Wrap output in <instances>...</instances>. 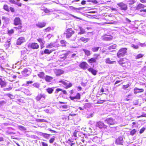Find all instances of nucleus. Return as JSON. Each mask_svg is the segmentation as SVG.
Instances as JSON below:
<instances>
[{
	"label": "nucleus",
	"mask_w": 146,
	"mask_h": 146,
	"mask_svg": "<svg viewBox=\"0 0 146 146\" xmlns=\"http://www.w3.org/2000/svg\"><path fill=\"white\" fill-rule=\"evenodd\" d=\"M70 98L72 100H73L74 99L79 100L80 98V95L78 93H76V95L75 94V92H74L73 90H70Z\"/></svg>",
	"instance_id": "nucleus-1"
},
{
	"label": "nucleus",
	"mask_w": 146,
	"mask_h": 146,
	"mask_svg": "<svg viewBox=\"0 0 146 146\" xmlns=\"http://www.w3.org/2000/svg\"><path fill=\"white\" fill-rule=\"evenodd\" d=\"M74 33V31L71 28H70L66 30L64 34L66 36V38H70Z\"/></svg>",
	"instance_id": "nucleus-2"
},
{
	"label": "nucleus",
	"mask_w": 146,
	"mask_h": 146,
	"mask_svg": "<svg viewBox=\"0 0 146 146\" xmlns=\"http://www.w3.org/2000/svg\"><path fill=\"white\" fill-rule=\"evenodd\" d=\"M127 49L126 48H122L120 49L117 53V56L120 58L124 56L127 53Z\"/></svg>",
	"instance_id": "nucleus-3"
},
{
	"label": "nucleus",
	"mask_w": 146,
	"mask_h": 146,
	"mask_svg": "<svg viewBox=\"0 0 146 146\" xmlns=\"http://www.w3.org/2000/svg\"><path fill=\"white\" fill-rule=\"evenodd\" d=\"M105 122L107 123L109 125H114L116 123V122L115 120L112 118H107L105 120Z\"/></svg>",
	"instance_id": "nucleus-4"
},
{
	"label": "nucleus",
	"mask_w": 146,
	"mask_h": 146,
	"mask_svg": "<svg viewBox=\"0 0 146 146\" xmlns=\"http://www.w3.org/2000/svg\"><path fill=\"white\" fill-rule=\"evenodd\" d=\"M31 73V70L29 68H25L21 72L22 75L25 77L29 76Z\"/></svg>",
	"instance_id": "nucleus-5"
},
{
	"label": "nucleus",
	"mask_w": 146,
	"mask_h": 146,
	"mask_svg": "<svg viewBox=\"0 0 146 146\" xmlns=\"http://www.w3.org/2000/svg\"><path fill=\"white\" fill-rule=\"evenodd\" d=\"M59 82L63 84L66 86L65 88L66 89L68 88H70L72 86V84L71 83H68L64 80H60L59 81Z\"/></svg>",
	"instance_id": "nucleus-6"
},
{
	"label": "nucleus",
	"mask_w": 146,
	"mask_h": 146,
	"mask_svg": "<svg viewBox=\"0 0 146 146\" xmlns=\"http://www.w3.org/2000/svg\"><path fill=\"white\" fill-rule=\"evenodd\" d=\"M88 64L85 62H82L79 65V66L81 68L84 70L87 69L88 68Z\"/></svg>",
	"instance_id": "nucleus-7"
},
{
	"label": "nucleus",
	"mask_w": 146,
	"mask_h": 146,
	"mask_svg": "<svg viewBox=\"0 0 146 146\" xmlns=\"http://www.w3.org/2000/svg\"><path fill=\"white\" fill-rule=\"evenodd\" d=\"M96 126L97 127H98L100 129L102 128H104L105 129H106L107 127V125H105L104 123L101 121L97 122Z\"/></svg>",
	"instance_id": "nucleus-8"
},
{
	"label": "nucleus",
	"mask_w": 146,
	"mask_h": 146,
	"mask_svg": "<svg viewBox=\"0 0 146 146\" xmlns=\"http://www.w3.org/2000/svg\"><path fill=\"white\" fill-rule=\"evenodd\" d=\"M123 138L121 137H119L116 139L115 143L118 145L123 144Z\"/></svg>",
	"instance_id": "nucleus-9"
},
{
	"label": "nucleus",
	"mask_w": 146,
	"mask_h": 146,
	"mask_svg": "<svg viewBox=\"0 0 146 146\" xmlns=\"http://www.w3.org/2000/svg\"><path fill=\"white\" fill-rule=\"evenodd\" d=\"M117 5L120 7L121 10L125 11L127 9V5L122 2L119 3L117 4Z\"/></svg>",
	"instance_id": "nucleus-10"
},
{
	"label": "nucleus",
	"mask_w": 146,
	"mask_h": 146,
	"mask_svg": "<svg viewBox=\"0 0 146 146\" xmlns=\"http://www.w3.org/2000/svg\"><path fill=\"white\" fill-rule=\"evenodd\" d=\"M20 0H9V1L10 3L15 4L19 7H21L22 4L19 2Z\"/></svg>",
	"instance_id": "nucleus-11"
},
{
	"label": "nucleus",
	"mask_w": 146,
	"mask_h": 146,
	"mask_svg": "<svg viewBox=\"0 0 146 146\" xmlns=\"http://www.w3.org/2000/svg\"><path fill=\"white\" fill-rule=\"evenodd\" d=\"M25 41V40L24 37H20L18 39L17 42V44L18 45H20Z\"/></svg>",
	"instance_id": "nucleus-12"
},
{
	"label": "nucleus",
	"mask_w": 146,
	"mask_h": 146,
	"mask_svg": "<svg viewBox=\"0 0 146 146\" xmlns=\"http://www.w3.org/2000/svg\"><path fill=\"white\" fill-rule=\"evenodd\" d=\"M46 96L44 94H39L36 98V99L37 100H44L46 98Z\"/></svg>",
	"instance_id": "nucleus-13"
},
{
	"label": "nucleus",
	"mask_w": 146,
	"mask_h": 146,
	"mask_svg": "<svg viewBox=\"0 0 146 146\" xmlns=\"http://www.w3.org/2000/svg\"><path fill=\"white\" fill-rule=\"evenodd\" d=\"M113 37L111 35H106L103 36L102 39L105 40L110 41L112 39Z\"/></svg>",
	"instance_id": "nucleus-14"
},
{
	"label": "nucleus",
	"mask_w": 146,
	"mask_h": 146,
	"mask_svg": "<svg viewBox=\"0 0 146 146\" xmlns=\"http://www.w3.org/2000/svg\"><path fill=\"white\" fill-rule=\"evenodd\" d=\"M14 24L16 25L21 24V22L20 19L19 17H16L14 20Z\"/></svg>",
	"instance_id": "nucleus-15"
},
{
	"label": "nucleus",
	"mask_w": 146,
	"mask_h": 146,
	"mask_svg": "<svg viewBox=\"0 0 146 146\" xmlns=\"http://www.w3.org/2000/svg\"><path fill=\"white\" fill-rule=\"evenodd\" d=\"M101 140V139L98 137L97 136L94 137L92 139V141L93 142L97 143H100L101 142L100 141Z\"/></svg>",
	"instance_id": "nucleus-16"
},
{
	"label": "nucleus",
	"mask_w": 146,
	"mask_h": 146,
	"mask_svg": "<svg viewBox=\"0 0 146 146\" xmlns=\"http://www.w3.org/2000/svg\"><path fill=\"white\" fill-rule=\"evenodd\" d=\"M0 85L1 87H5L6 86V83L4 78H0Z\"/></svg>",
	"instance_id": "nucleus-17"
},
{
	"label": "nucleus",
	"mask_w": 146,
	"mask_h": 146,
	"mask_svg": "<svg viewBox=\"0 0 146 146\" xmlns=\"http://www.w3.org/2000/svg\"><path fill=\"white\" fill-rule=\"evenodd\" d=\"M134 93L136 94L138 93L142 92L144 91L143 89H139L135 87L134 89Z\"/></svg>",
	"instance_id": "nucleus-18"
},
{
	"label": "nucleus",
	"mask_w": 146,
	"mask_h": 146,
	"mask_svg": "<svg viewBox=\"0 0 146 146\" xmlns=\"http://www.w3.org/2000/svg\"><path fill=\"white\" fill-rule=\"evenodd\" d=\"M36 26L39 28H42L45 26L46 23L44 22H40L37 23Z\"/></svg>",
	"instance_id": "nucleus-19"
},
{
	"label": "nucleus",
	"mask_w": 146,
	"mask_h": 146,
	"mask_svg": "<svg viewBox=\"0 0 146 146\" xmlns=\"http://www.w3.org/2000/svg\"><path fill=\"white\" fill-rule=\"evenodd\" d=\"M88 70V71L91 72L93 75H95L96 74L97 71L94 69L92 68H89Z\"/></svg>",
	"instance_id": "nucleus-20"
},
{
	"label": "nucleus",
	"mask_w": 146,
	"mask_h": 146,
	"mask_svg": "<svg viewBox=\"0 0 146 146\" xmlns=\"http://www.w3.org/2000/svg\"><path fill=\"white\" fill-rule=\"evenodd\" d=\"M31 48L33 49H38L39 47V45L36 43H33L31 45Z\"/></svg>",
	"instance_id": "nucleus-21"
},
{
	"label": "nucleus",
	"mask_w": 146,
	"mask_h": 146,
	"mask_svg": "<svg viewBox=\"0 0 146 146\" xmlns=\"http://www.w3.org/2000/svg\"><path fill=\"white\" fill-rule=\"evenodd\" d=\"M106 62L107 64H112L115 63L116 62V61H111L109 58H108L106 59Z\"/></svg>",
	"instance_id": "nucleus-22"
},
{
	"label": "nucleus",
	"mask_w": 146,
	"mask_h": 146,
	"mask_svg": "<svg viewBox=\"0 0 146 146\" xmlns=\"http://www.w3.org/2000/svg\"><path fill=\"white\" fill-rule=\"evenodd\" d=\"M56 76H58L64 73V71L61 70H58L55 72Z\"/></svg>",
	"instance_id": "nucleus-23"
},
{
	"label": "nucleus",
	"mask_w": 146,
	"mask_h": 146,
	"mask_svg": "<svg viewBox=\"0 0 146 146\" xmlns=\"http://www.w3.org/2000/svg\"><path fill=\"white\" fill-rule=\"evenodd\" d=\"M68 55V54L67 53L64 54L63 55H61L60 56V60L61 61H63L67 57V56Z\"/></svg>",
	"instance_id": "nucleus-24"
},
{
	"label": "nucleus",
	"mask_w": 146,
	"mask_h": 146,
	"mask_svg": "<svg viewBox=\"0 0 146 146\" xmlns=\"http://www.w3.org/2000/svg\"><path fill=\"white\" fill-rule=\"evenodd\" d=\"M2 20L4 21V22L6 24L9 23L10 20V19L9 18L5 17H3L2 18Z\"/></svg>",
	"instance_id": "nucleus-25"
},
{
	"label": "nucleus",
	"mask_w": 146,
	"mask_h": 146,
	"mask_svg": "<svg viewBox=\"0 0 146 146\" xmlns=\"http://www.w3.org/2000/svg\"><path fill=\"white\" fill-rule=\"evenodd\" d=\"M60 91H62L64 94H67V92L66 90H63L60 88H57L56 89L55 93H57Z\"/></svg>",
	"instance_id": "nucleus-26"
},
{
	"label": "nucleus",
	"mask_w": 146,
	"mask_h": 146,
	"mask_svg": "<svg viewBox=\"0 0 146 146\" xmlns=\"http://www.w3.org/2000/svg\"><path fill=\"white\" fill-rule=\"evenodd\" d=\"M37 40L40 43L41 47L45 43V42L43 39L39 38Z\"/></svg>",
	"instance_id": "nucleus-27"
},
{
	"label": "nucleus",
	"mask_w": 146,
	"mask_h": 146,
	"mask_svg": "<svg viewBox=\"0 0 146 146\" xmlns=\"http://www.w3.org/2000/svg\"><path fill=\"white\" fill-rule=\"evenodd\" d=\"M79 29L80 30V32L78 33V34L80 35L84 34L85 33V31L82 28V27H79Z\"/></svg>",
	"instance_id": "nucleus-28"
},
{
	"label": "nucleus",
	"mask_w": 146,
	"mask_h": 146,
	"mask_svg": "<svg viewBox=\"0 0 146 146\" xmlns=\"http://www.w3.org/2000/svg\"><path fill=\"white\" fill-rule=\"evenodd\" d=\"M83 51L84 52L85 54L87 56H89L91 54L90 51L88 50L84 49Z\"/></svg>",
	"instance_id": "nucleus-29"
},
{
	"label": "nucleus",
	"mask_w": 146,
	"mask_h": 146,
	"mask_svg": "<svg viewBox=\"0 0 146 146\" xmlns=\"http://www.w3.org/2000/svg\"><path fill=\"white\" fill-rule=\"evenodd\" d=\"M52 50H49L47 49H45L44 51V53L42 52V54H49L50 53Z\"/></svg>",
	"instance_id": "nucleus-30"
},
{
	"label": "nucleus",
	"mask_w": 146,
	"mask_h": 146,
	"mask_svg": "<svg viewBox=\"0 0 146 146\" xmlns=\"http://www.w3.org/2000/svg\"><path fill=\"white\" fill-rule=\"evenodd\" d=\"M50 135V134L44 133H42V135L43 137L47 139H48L49 138Z\"/></svg>",
	"instance_id": "nucleus-31"
},
{
	"label": "nucleus",
	"mask_w": 146,
	"mask_h": 146,
	"mask_svg": "<svg viewBox=\"0 0 146 146\" xmlns=\"http://www.w3.org/2000/svg\"><path fill=\"white\" fill-rule=\"evenodd\" d=\"M53 90L54 89L52 88H48L46 89V92L49 94L52 93Z\"/></svg>",
	"instance_id": "nucleus-32"
},
{
	"label": "nucleus",
	"mask_w": 146,
	"mask_h": 146,
	"mask_svg": "<svg viewBox=\"0 0 146 146\" xmlns=\"http://www.w3.org/2000/svg\"><path fill=\"white\" fill-rule=\"evenodd\" d=\"M55 46V45L54 43H50L46 46L47 48H52Z\"/></svg>",
	"instance_id": "nucleus-33"
},
{
	"label": "nucleus",
	"mask_w": 146,
	"mask_h": 146,
	"mask_svg": "<svg viewBox=\"0 0 146 146\" xmlns=\"http://www.w3.org/2000/svg\"><path fill=\"white\" fill-rule=\"evenodd\" d=\"M36 121L38 122H47L48 121L44 119H37Z\"/></svg>",
	"instance_id": "nucleus-34"
},
{
	"label": "nucleus",
	"mask_w": 146,
	"mask_h": 146,
	"mask_svg": "<svg viewBox=\"0 0 146 146\" xmlns=\"http://www.w3.org/2000/svg\"><path fill=\"white\" fill-rule=\"evenodd\" d=\"M52 79V78L50 76H46L45 78V80L47 82H50Z\"/></svg>",
	"instance_id": "nucleus-35"
},
{
	"label": "nucleus",
	"mask_w": 146,
	"mask_h": 146,
	"mask_svg": "<svg viewBox=\"0 0 146 146\" xmlns=\"http://www.w3.org/2000/svg\"><path fill=\"white\" fill-rule=\"evenodd\" d=\"M88 61L90 63H95L96 62V61L93 58H91L89 59L88 60Z\"/></svg>",
	"instance_id": "nucleus-36"
},
{
	"label": "nucleus",
	"mask_w": 146,
	"mask_h": 146,
	"mask_svg": "<svg viewBox=\"0 0 146 146\" xmlns=\"http://www.w3.org/2000/svg\"><path fill=\"white\" fill-rule=\"evenodd\" d=\"M100 47H93L92 50L93 52H96L98 51Z\"/></svg>",
	"instance_id": "nucleus-37"
},
{
	"label": "nucleus",
	"mask_w": 146,
	"mask_h": 146,
	"mask_svg": "<svg viewBox=\"0 0 146 146\" xmlns=\"http://www.w3.org/2000/svg\"><path fill=\"white\" fill-rule=\"evenodd\" d=\"M60 42L61 44L62 45V46H66V43L67 42L64 40H60Z\"/></svg>",
	"instance_id": "nucleus-38"
},
{
	"label": "nucleus",
	"mask_w": 146,
	"mask_h": 146,
	"mask_svg": "<svg viewBox=\"0 0 146 146\" xmlns=\"http://www.w3.org/2000/svg\"><path fill=\"white\" fill-rule=\"evenodd\" d=\"M3 8L4 10H5L9 12V7L8 5L6 4L4 5L3 7Z\"/></svg>",
	"instance_id": "nucleus-39"
},
{
	"label": "nucleus",
	"mask_w": 146,
	"mask_h": 146,
	"mask_svg": "<svg viewBox=\"0 0 146 146\" xmlns=\"http://www.w3.org/2000/svg\"><path fill=\"white\" fill-rule=\"evenodd\" d=\"M137 132V131L135 129H134L130 131V135H133L135 134Z\"/></svg>",
	"instance_id": "nucleus-40"
},
{
	"label": "nucleus",
	"mask_w": 146,
	"mask_h": 146,
	"mask_svg": "<svg viewBox=\"0 0 146 146\" xmlns=\"http://www.w3.org/2000/svg\"><path fill=\"white\" fill-rule=\"evenodd\" d=\"M44 73L43 72H40L39 74H38V76L40 78H42L44 76Z\"/></svg>",
	"instance_id": "nucleus-41"
},
{
	"label": "nucleus",
	"mask_w": 146,
	"mask_h": 146,
	"mask_svg": "<svg viewBox=\"0 0 146 146\" xmlns=\"http://www.w3.org/2000/svg\"><path fill=\"white\" fill-rule=\"evenodd\" d=\"M99 55H100L99 54H94V57L93 58H94L95 60L96 61V60L99 59Z\"/></svg>",
	"instance_id": "nucleus-42"
},
{
	"label": "nucleus",
	"mask_w": 146,
	"mask_h": 146,
	"mask_svg": "<svg viewBox=\"0 0 146 146\" xmlns=\"http://www.w3.org/2000/svg\"><path fill=\"white\" fill-rule=\"evenodd\" d=\"M144 7V6L142 4H139L137 6V9H139L141 8H143Z\"/></svg>",
	"instance_id": "nucleus-43"
},
{
	"label": "nucleus",
	"mask_w": 146,
	"mask_h": 146,
	"mask_svg": "<svg viewBox=\"0 0 146 146\" xmlns=\"http://www.w3.org/2000/svg\"><path fill=\"white\" fill-rule=\"evenodd\" d=\"M143 55L142 54H139L136 56L135 57V58L136 59H138L141 58L142 57H143Z\"/></svg>",
	"instance_id": "nucleus-44"
},
{
	"label": "nucleus",
	"mask_w": 146,
	"mask_h": 146,
	"mask_svg": "<svg viewBox=\"0 0 146 146\" xmlns=\"http://www.w3.org/2000/svg\"><path fill=\"white\" fill-rule=\"evenodd\" d=\"M18 127L19 129L21 130L25 131L26 130V128L25 127L22 126H19Z\"/></svg>",
	"instance_id": "nucleus-45"
},
{
	"label": "nucleus",
	"mask_w": 146,
	"mask_h": 146,
	"mask_svg": "<svg viewBox=\"0 0 146 146\" xmlns=\"http://www.w3.org/2000/svg\"><path fill=\"white\" fill-rule=\"evenodd\" d=\"M129 86V85L127 84L125 85H123L122 87V88L124 90H127V89Z\"/></svg>",
	"instance_id": "nucleus-46"
},
{
	"label": "nucleus",
	"mask_w": 146,
	"mask_h": 146,
	"mask_svg": "<svg viewBox=\"0 0 146 146\" xmlns=\"http://www.w3.org/2000/svg\"><path fill=\"white\" fill-rule=\"evenodd\" d=\"M131 46L135 49H137L139 48V47L137 45H135L133 44H131Z\"/></svg>",
	"instance_id": "nucleus-47"
},
{
	"label": "nucleus",
	"mask_w": 146,
	"mask_h": 146,
	"mask_svg": "<svg viewBox=\"0 0 146 146\" xmlns=\"http://www.w3.org/2000/svg\"><path fill=\"white\" fill-rule=\"evenodd\" d=\"M7 96L10 98V100L13 99L14 98V96L10 94H7Z\"/></svg>",
	"instance_id": "nucleus-48"
},
{
	"label": "nucleus",
	"mask_w": 146,
	"mask_h": 146,
	"mask_svg": "<svg viewBox=\"0 0 146 146\" xmlns=\"http://www.w3.org/2000/svg\"><path fill=\"white\" fill-rule=\"evenodd\" d=\"M33 86L36 88H39L40 86L39 84L38 83H35L33 84Z\"/></svg>",
	"instance_id": "nucleus-49"
},
{
	"label": "nucleus",
	"mask_w": 146,
	"mask_h": 146,
	"mask_svg": "<svg viewBox=\"0 0 146 146\" xmlns=\"http://www.w3.org/2000/svg\"><path fill=\"white\" fill-rule=\"evenodd\" d=\"M80 40L83 42H87L88 40V38H85L84 37H82L80 38Z\"/></svg>",
	"instance_id": "nucleus-50"
},
{
	"label": "nucleus",
	"mask_w": 146,
	"mask_h": 146,
	"mask_svg": "<svg viewBox=\"0 0 146 146\" xmlns=\"http://www.w3.org/2000/svg\"><path fill=\"white\" fill-rule=\"evenodd\" d=\"M133 97L131 95H129L128 96V97L126 98V100H132Z\"/></svg>",
	"instance_id": "nucleus-51"
},
{
	"label": "nucleus",
	"mask_w": 146,
	"mask_h": 146,
	"mask_svg": "<svg viewBox=\"0 0 146 146\" xmlns=\"http://www.w3.org/2000/svg\"><path fill=\"white\" fill-rule=\"evenodd\" d=\"M25 93L27 95H29L31 94L30 92L28 90H26L25 91Z\"/></svg>",
	"instance_id": "nucleus-52"
},
{
	"label": "nucleus",
	"mask_w": 146,
	"mask_h": 146,
	"mask_svg": "<svg viewBox=\"0 0 146 146\" xmlns=\"http://www.w3.org/2000/svg\"><path fill=\"white\" fill-rule=\"evenodd\" d=\"M116 45L115 44H114L109 47V49L110 50L111 49H115L116 48Z\"/></svg>",
	"instance_id": "nucleus-53"
},
{
	"label": "nucleus",
	"mask_w": 146,
	"mask_h": 146,
	"mask_svg": "<svg viewBox=\"0 0 146 146\" xmlns=\"http://www.w3.org/2000/svg\"><path fill=\"white\" fill-rule=\"evenodd\" d=\"M61 108H63L66 109H67L69 108L68 106L66 105H61Z\"/></svg>",
	"instance_id": "nucleus-54"
},
{
	"label": "nucleus",
	"mask_w": 146,
	"mask_h": 146,
	"mask_svg": "<svg viewBox=\"0 0 146 146\" xmlns=\"http://www.w3.org/2000/svg\"><path fill=\"white\" fill-rule=\"evenodd\" d=\"M55 137L53 136V137L52 138L49 140V142L50 143H52L55 140Z\"/></svg>",
	"instance_id": "nucleus-55"
},
{
	"label": "nucleus",
	"mask_w": 146,
	"mask_h": 146,
	"mask_svg": "<svg viewBox=\"0 0 146 146\" xmlns=\"http://www.w3.org/2000/svg\"><path fill=\"white\" fill-rule=\"evenodd\" d=\"M27 49L26 48H25L23 50L21 51V53L22 54H24L27 52Z\"/></svg>",
	"instance_id": "nucleus-56"
},
{
	"label": "nucleus",
	"mask_w": 146,
	"mask_h": 146,
	"mask_svg": "<svg viewBox=\"0 0 146 146\" xmlns=\"http://www.w3.org/2000/svg\"><path fill=\"white\" fill-rule=\"evenodd\" d=\"M123 61L121 60H120L118 62V63L119 64H120L122 66H126V65H123Z\"/></svg>",
	"instance_id": "nucleus-57"
},
{
	"label": "nucleus",
	"mask_w": 146,
	"mask_h": 146,
	"mask_svg": "<svg viewBox=\"0 0 146 146\" xmlns=\"http://www.w3.org/2000/svg\"><path fill=\"white\" fill-rule=\"evenodd\" d=\"M69 9L72 11H76V8L72 6H70L69 7Z\"/></svg>",
	"instance_id": "nucleus-58"
},
{
	"label": "nucleus",
	"mask_w": 146,
	"mask_h": 146,
	"mask_svg": "<svg viewBox=\"0 0 146 146\" xmlns=\"http://www.w3.org/2000/svg\"><path fill=\"white\" fill-rule=\"evenodd\" d=\"M145 129V128L143 127L140 130L139 133L140 134L142 133Z\"/></svg>",
	"instance_id": "nucleus-59"
},
{
	"label": "nucleus",
	"mask_w": 146,
	"mask_h": 146,
	"mask_svg": "<svg viewBox=\"0 0 146 146\" xmlns=\"http://www.w3.org/2000/svg\"><path fill=\"white\" fill-rule=\"evenodd\" d=\"M146 117V113H142V115H141L140 116H137V118H139V117Z\"/></svg>",
	"instance_id": "nucleus-60"
},
{
	"label": "nucleus",
	"mask_w": 146,
	"mask_h": 146,
	"mask_svg": "<svg viewBox=\"0 0 146 146\" xmlns=\"http://www.w3.org/2000/svg\"><path fill=\"white\" fill-rule=\"evenodd\" d=\"M44 11L45 13H48L50 12V11L46 8L44 9Z\"/></svg>",
	"instance_id": "nucleus-61"
},
{
	"label": "nucleus",
	"mask_w": 146,
	"mask_h": 146,
	"mask_svg": "<svg viewBox=\"0 0 146 146\" xmlns=\"http://www.w3.org/2000/svg\"><path fill=\"white\" fill-rule=\"evenodd\" d=\"M10 40L7 41L5 45L6 46H10Z\"/></svg>",
	"instance_id": "nucleus-62"
},
{
	"label": "nucleus",
	"mask_w": 146,
	"mask_h": 146,
	"mask_svg": "<svg viewBox=\"0 0 146 146\" xmlns=\"http://www.w3.org/2000/svg\"><path fill=\"white\" fill-rule=\"evenodd\" d=\"M14 30L13 29H11L8 31V33L9 34H11L14 33Z\"/></svg>",
	"instance_id": "nucleus-63"
},
{
	"label": "nucleus",
	"mask_w": 146,
	"mask_h": 146,
	"mask_svg": "<svg viewBox=\"0 0 146 146\" xmlns=\"http://www.w3.org/2000/svg\"><path fill=\"white\" fill-rule=\"evenodd\" d=\"M41 144L42 146H48V144L44 142H42Z\"/></svg>",
	"instance_id": "nucleus-64"
}]
</instances>
